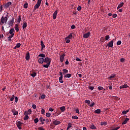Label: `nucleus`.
I'll list each match as a JSON object with an SVG mask.
<instances>
[{
  "instance_id": "24",
  "label": "nucleus",
  "mask_w": 130,
  "mask_h": 130,
  "mask_svg": "<svg viewBox=\"0 0 130 130\" xmlns=\"http://www.w3.org/2000/svg\"><path fill=\"white\" fill-rule=\"evenodd\" d=\"M21 21H22V17L21 16V15H19V17L17 19V22L18 23H20Z\"/></svg>"
},
{
  "instance_id": "15",
  "label": "nucleus",
  "mask_w": 130,
  "mask_h": 130,
  "mask_svg": "<svg viewBox=\"0 0 130 130\" xmlns=\"http://www.w3.org/2000/svg\"><path fill=\"white\" fill-rule=\"evenodd\" d=\"M129 121V118H126L123 122H122V125H124L125 124H126L127 121Z\"/></svg>"
},
{
  "instance_id": "58",
  "label": "nucleus",
  "mask_w": 130,
  "mask_h": 130,
  "mask_svg": "<svg viewBox=\"0 0 130 130\" xmlns=\"http://www.w3.org/2000/svg\"><path fill=\"white\" fill-rule=\"evenodd\" d=\"M71 29H75L76 28V26H75V25H72L71 26Z\"/></svg>"
},
{
  "instance_id": "3",
  "label": "nucleus",
  "mask_w": 130,
  "mask_h": 130,
  "mask_svg": "<svg viewBox=\"0 0 130 130\" xmlns=\"http://www.w3.org/2000/svg\"><path fill=\"white\" fill-rule=\"evenodd\" d=\"M41 2H42V0H38L37 4L34 6V10H36L40 7Z\"/></svg>"
},
{
  "instance_id": "41",
  "label": "nucleus",
  "mask_w": 130,
  "mask_h": 130,
  "mask_svg": "<svg viewBox=\"0 0 130 130\" xmlns=\"http://www.w3.org/2000/svg\"><path fill=\"white\" fill-rule=\"evenodd\" d=\"M66 43H70V42H71V40H70V39H68V38H66Z\"/></svg>"
},
{
  "instance_id": "43",
  "label": "nucleus",
  "mask_w": 130,
  "mask_h": 130,
  "mask_svg": "<svg viewBox=\"0 0 130 130\" xmlns=\"http://www.w3.org/2000/svg\"><path fill=\"white\" fill-rule=\"evenodd\" d=\"M40 121H45V119L43 118V117H40L39 119Z\"/></svg>"
},
{
  "instance_id": "7",
  "label": "nucleus",
  "mask_w": 130,
  "mask_h": 130,
  "mask_svg": "<svg viewBox=\"0 0 130 130\" xmlns=\"http://www.w3.org/2000/svg\"><path fill=\"white\" fill-rule=\"evenodd\" d=\"M14 19L15 18L14 17H13L12 19L9 22L8 25L9 26H13V25H14Z\"/></svg>"
},
{
  "instance_id": "36",
  "label": "nucleus",
  "mask_w": 130,
  "mask_h": 130,
  "mask_svg": "<svg viewBox=\"0 0 130 130\" xmlns=\"http://www.w3.org/2000/svg\"><path fill=\"white\" fill-rule=\"evenodd\" d=\"M51 116V114H50V113H46V116L47 117H50Z\"/></svg>"
},
{
  "instance_id": "39",
  "label": "nucleus",
  "mask_w": 130,
  "mask_h": 130,
  "mask_svg": "<svg viewBox=\"0 0 130 130\" xmlns=\"http://www.w3.org/2000/svg\"><path fill=\"white\" fill-rule=\"evenodd\" d=\"M72 119H79V117L77 116H73Z\"/></svg>"
},
{
  "instance_id": "29",
  "label": "nucleus",
  "mask_w": 130,
  "mask_h": 130,
  "mask_svg": "<svg viewBox=\"0 0 130 130\" xmlns=\"http://www.w3.org/2000/svg\"><path fill=\"white\" fill-rule=\"evenodd\" d=\"M64 78H71L72 77V74H68L64 75Z\"/></svg>"
},
{
  "instance_id": "18",
  "label": "nucleus",
  "mask_w": 130,
  "mask_h": 130,
  "mask_svg": "<svg viewBox=\"0 0 130 130\" xmlns=\"http://www.w3.org/2000/svg\"><path fill=\"white\" fill-rule=\"evenodd\" d=\"M37 75V74L36 73V72H35L34 71L31 72L30 75L33 77L35 78V77H36V75Z\"/></svg>"
},
{
  "instance_id": "2",
  "label": "nucleus",
  "mask_w": 130,
  "mask_h": 130,
  "mask_svg": "<svg viewBox=\"0 0 130 130\" xmlns=\"http://www.w3.org/2000/svg\"><path fill=\"white\" fill-rule=\"evenodd\" d=\"M8 22V15L7 16L4 17V16H2L0 21V25H4V24H6Z\"/></svg>"
},
{
  "instance_id": "6",
  "label": "nucleus",
  "mask_w": 130,
  "mask_h": 130,
  "mask_svg": "<svg viewBox=\"0 0 130 130\" xmlns=\"http://www.w3.org/2000/svg\"><path fill=\"white\" fill-rule=\"evenodd\" d=\"M113 40L110 41L107 44V46H108V47H112L113 46Z\"/></svg>"
},
{
  "instance_id": "42",
  "label": "nucleus",
  "mask_w": 130,
  "mask_h": 130,
  "mask_svg": "<svg viewBox=\"0 0 130 130\" xmlns=\"http://www.w3.org/2000/svg\"><path fill=\"white\" fill-rule=\"evenodd\" d=\"M38 56H40L41 57H45V54H40Z\"/></svg>"
},
{
  "instance_id": "50",
  "label": "nucleus",
  "mask_w": 130,
  "mask_h": 130,
  "mask_svg": "<svg viewBox=\"0 0 130 130\" xmlns=\"http://www.w3.org/2000/svg\"><path fill=\"white\" fill-rule=\"evenodd\" d=\"M18 100H19V99H18V97L16 96L15 98V102L17 103L18 102Z\"/></svg>"
},
{
  "instance_id": "60",
  "label": "nucleus",
  "mask_w": 130,
  "mask_h": 130,
  "mask_svg": "<svg viewBox=\"0 0 130 130\" xmlns=\"http://www.w3.org/2000/svg\"><path fill=\"white\" fill-rule=\"evenodd\" d=\"M110 37L109 36H106L105 39L106 40H108V39H109Z\"/></svg>"
},
{
  "instance_id": "17",
  "label": "nucleus",
  "mask_w": 130,
  "mask_h": 130,
  "mask_svg": "<svg viewBox=\"0 0 130 130\" xmlns=\"http://www.w3.org/2000/svg\"><path fill=\"white\" fill-rule=\"evenodd\" d=\"M14 28L16 32H19V25H18V24H16L15 25Z\"/></svg>"
},
{
  "instance_id": "37",
  "label": "nucleus",
  "mask_w": 130,
  "mask_h": 130,
  "mask_svg": "<svg viewBox=\"0 0 130 130\" xmlns=\"http://www.w3.org/2000/svg\"><path fill=\"white\" fill-rule=\"evenodd\" d=\"M23 8H24L25 9H27L28 8V4L27 3L24 4Z\"/></svg>"
},
{
  "instance_id": "10",
  "label": "nucleus",
  "mask_w": 130,
  "mask_h": 130,
  "mask_svg": "<svg viewBox=\"0 0 130 130\" xmlns=\"http://www.w3.org/2000/svg\"><path fill=\"white\" fill-rule=\"evenodd\" d=\"M9 34L15 35V29L11 28L10 29Z\"/></svg>"
},
{
  "instance_id": "28",
  "label": "nucleus",
  "mask_w": 130,
  "mask_h": 130,
  "mask_svg": "<svg viewBox=\"0 0 130 130\" xmlns=\"http://www.w3.org/2000/svg\"><path fill=\"white\" fill-rule=\"evenodd\" d=\"M72 37H73V33H71L66 38L68 39H72Z\"/></svg>"
},
{
  "instance_id": "62",
  "label": "nucleus",
  "mask_w": 130,
  "mask_h": 130,
  "mask_svg": "<svg viewBox=\"0 0 130 130\" xmlns=\"http://www.w3.org/2000/svg\"><path fill=\"white\" fill-rule=\"evenodd\" d=\"M13 37H14V35H11L10 36H9L8 38H13Z\"/></svg>"
},
{
  "instance_id": "49",
  "label": "nucleus",
  "mask_w": 130,
  "mask_h": 130,
  "mask_svg": "<svg viewBox=\"0 0 130 130\" xmlns=\"http://www.w3.org/2000/svg\"><path fill=\"white\" fill-rule=\"evenodd\" d=\"M121 44V41H118L117 42V45L119 46Z\"/></svg>"
},
{
  "instance_id": "38",
  "label": "nucleus",
  "mask_w": 130,
  "mask_h": 130,
  "mask_svg": "<svg viewBox=\"0 0 130 130\" xmlns=\"http://www.w3.org/2000/svg\"><path fill=\"white\" fill-rule=\"evenodd\" d=\"M20 47H21V44L20 43H17L16 45V47H17V48H19Z\"/></svg>"
},
{
  "instance_id": "23",
  "label": "nucleus",
  "mask_w": 130,
  "mask_h": 130,
  "mask_svg": "<svg viewBox=\"0 0 130 130\" xmlns=\"http://www.w3.org/2000/svg\"><path fill=\"white\" fill-rule=\"evenodd\" d=\"M124 5V2H122L120 4H119L117 7V9H119V8H121V7H122Z\"/></svg>"
},
{
  "instance_id": "55",
  "label": "nucleus",
  "mask_w": 130,
  "mask_h": 130,
  "mask_svg": "<svg viewBox=\"0 0 130 130\" xmlns=\"http://www.w3.org/2000/svg\"><path fill=\"white\" fill-rule=\"evenodd\" d=\"M124 61H125V59L123 58V57H122V58L120 59V61H121V62H124Z\"/></svg>"
},
{
  "instance_id": "63",
  "label": "nucleus",
  "mask_w": 130,
  "mask_h": 130,
  "mask_svg": "<svg viewBox=\"0 0 130 130\" xmlns=\"http://www.w3.org/2000/svg\"><path fill=\"white\" fill-rule=\"evenodd\" d=\"M89 89L90 90H94V87L93 86H90Z\"/></svg>"
},
{
  "instance_id": "1",
  "label": "nucleus",
  "mask_w": 130,
  "mask_h": 130,
  "mask_svg": "<svg viewBox=\"0 0 130 130\" xmlns=\"http://www.w3.org/2000/svg\"><path fill=\"white\" fill-rule=\"evenodd\" d=\"M44 62H45V63L47 64L43 65V67L46 68V69H48L49 66H50V62H51V59L48 57H46L44 59Z\"/></svg>"
},
{
  "instance_id": "44",
  "label": "nucleus",
  "mask_w": 130,
  "mask_h": 130,
  "mask_svg": "<svg viewBox=\"0 0 130 130\" xmlns=\"http://www.w3.org/2000/svg\"><path fill=\"white\" fill-rule=\"evenodd\" d=\"M85 103H86L87 104H90V103H91V101H90V100H85Z\"/></svg>"
},
{
  "instance_id": "9",
  "label": "nucleus",
  "mask_w": 130,
  "mask_h": 130,
  "mask_svg": "<svg viewBox=\"0 0 130 130\" xmlns=\"http://www.w3.org/2000/svg\"><path fill=\"white\" fill-rule=\"evenodd\" d=\"M41 50H43L44 48H45V45H44V43L43 42V41H41Z\"/></svg>"
},
{
  "instance_id": "45",
  "label": "nucleus",
  "mask_w": 130,
  "mask_h": 130,
  "mask_svg": "<svg viewBox=\"0 0 130 130\" xmlns=\"http://www.w3.org/2000/svg\"><path fill=\"white\" fill-rule=\"evenodd\" d=\"M41 112L42 114H44L45 113V110L42 109L41 111Z\"/></svg>"
},
{
  "instance_id": "33",
  "label": "nucleus",
  "mask_w": 130,
  "mask_h": 130,
  "mask_svg": "<svg viewBox=\"0 0 130 130\" xmlns=\"http://www.w3.org/2000/svg\"><path fill=\"white\" fill-rule=\"evenodd\" d=\"M34 121L35 123H37V122H38V121H39V119H38V118H36V119H35L34 120Z\"/></svg>"
},
{
  "instance_id": "56",
  "label": "nucleus",
  "mask_w": 130,
  "mask_h": 130,
  "mask_svg": "<svg viewBox=\"0 0 130 130\" xmlns=\"http://www.w3.org/2000/svg\"><path fill=\"white\" fill-rule=\"evenodd\" d=\"M32 107L34 109H36V108H37L36 105L35 104L32 105Z\"/></svg>"
},
{
  "instance_id": "25",
  "label": "nucleus",
  "mask_w": 130,
  "mask_h": 130,
  "mask_svg": "<svg viewBox=\"0 0 130 130\" xmlns=\"http://www.w3.org/2000/svg\"><path fill=\"white\" fill-rule=\"evenodd\" d=\"M63 76H60L59 78V83H63V81L62 80Z\"/></svg>"
},
{
  "instance_id": "51",
  "label": "nucleus",
  "mask_w": 130,
  "mask_h": 130,
  "mask_svg": "<svg viewBox=\"0 0 130 130\" xmlns=\"http://www.w3.org/2000/svg\"><path fill=\"white\" fill-rule=\"evenodd\" d=\"M81 10H82V7H81V6H78V7H77V10H78V11H81Z\"/></svg>"
},
{
  "instance_id": "27",
  "label": "nucleus",
  "mask_w": 130,
  "mask_h": 130,
  "mask_svg": "<svg viewBox=\"0 0 130 130\" xmlns=\"http://www.w3.org/2000/svg\"><path fill=\"white\" fill-rule=\"evenodd\" d=\"M128 112H129V110H123L122 112V114H123V115H126V114L128 113Z\"/></svg>"
},
{
  "instance_id": "61",
  "label": "nucleus",
  "mask_w": 130,
  "mask_h": 130,
  "mask_svg": "<svg viewBox=\"0 0 130 130\" xmlns=\"http://www.w3.org/2000/svg\"><path fill=\"white\" fill-rule=\"evenodd\" d=\"M0 12H3V5H0Z\"/></svg>"
},
{
  "instance_id": "40",
  "label": "nucleus",
  "mask_w": 130,
  "mask_h": 130,
  "mask_svg": "<svg viewBox=\"0 0 130 130\" xmlns=\"http://www.w3.org/2000/svg\"><path fill=\"white\" fill-rule=\"evenodd\" d=\"M128 86H127V84H124V85H122L123 88H127Z\"/></svg>"
},
{
  "instance_id": "12",
  "label": "nucleus",
  "mask_w": 130,
  "mask_h": 130,
  "mask_svg": "<svg viewBox=\"0 0 130 130\" xmlns=\"http://www.w3.org/2000/svg\"><path fill=\"white\" fill-rule=\"evenodd\" d=\"M64 56H66L64 54H62L60 56V61H61V62H63V59H64Z\"/></svg>"
},
{
  "instance_id": "31",
  "label": "nucleus",
  "mask_w": 130,
  "mask_h": 130,
  "mask_svg": "<svg viewBox=\"0 0 130 130\" xmlns=\"http://www.w3.org/2000/svg\"><path fill=\"white\" fill-rule=\"evenodd\" d=\"M26 27H27V22H25L22 25V28L25 29V28H26Z\"/></svg>"
},
{
  "instance_id": "4",
  "label": "nucleus",
  "mask_w": 130,
  "mask_h": 130,
  "mask_svg": "<svg viewBox=\"0 0 130 130\" xmlns=\"http://www.w3.org/2000/svg\"><path fill=\"white\" fill-rule=\"evenodd\" d=\"M21 124H23V123L21 121H18L16 122V125L18 129H22V127H21Z\"/></svg>"
},
{
  "instance_id": "59",
  "label": "nucleus",
  "mask_w": 130,
  "mask_h": 130,
  "mask_svg": "<svg viewBox=\"0 0 130 130\" xmlns=\"http://www.w3.org/2000/svg\"><path fill=\"white\" fill-rule=\"evenodd\" d=\"M38 129H39V130H45V129H44V128H43V127H38Z\"/></svg>"
},
{
  "instance_id": "35",
  "label": "nucleus",
  "mask_w": 130,
  "mask_h": 130,
  "mask_svg": "<svg viewBox=\"0 0 130 130\" xmlns=\"http://www.w3.org/2000/svg\"><path fill=\"white\" fill-rule=\"evenodd\" d=\"M68 127H67V130L68 129H69V128H71V127L72 126V123H68Z\"/></svg>"
},
{
  "instance_id": "20",
  "label": "nucleus",
  "mask_w": 130,
  "mask_h": 130,
  "mask_svg": "<svg viewBox=\"0 0 130 130\" xmlns=\"http://www.w3.org/2000/svg\"><path fill=\"white\" fill-rule=\"evenodd\" d=\"M32 110H31V109H28L27 111L24 112V114H30Z\"/></svg>"
},
{
  "instance_id": "32",
  "label": "nucleus",
  "mask_w": 130,
  "mask_h": 130,
  "mask_svg": "<svg viewBox=\"0 0 130 130\" xmlns=\"http://www.w3.org/2000/svg\"><path fill=\"white\" fill-rule=\"evenodd\" d=\"M90 128L91 129H96V126H95V125H94V124H91L90 125Z\"/></svg>"
},
{
  "instance_id": "19",
  "label": "nucleus",
  "mask_w": 130,
  "mask_h": 130,
  "mask_svg": "<svg viewBox=\"0 0 130 130\" xmlns=\"http://www.w3.org/2000/svg\"><path fill=\"white\" fill-rule=\"evenodd\" d=\"M94 113H96L97 114H100L101 113V110L98 109L94 111Z\"/></svg>"
},
{
  "instance_id": "52",
  "label": "nucleus",
  "mask_w": 130,
  "mask_h": 130,
  "mask_svg": "<svg viewBox=\"0 0 130 130\" xmlns=\"http://www.w3.org/2000/svg\"><path fill=\"white\" fill-rule=\"evenodd\" d=\"M94 105H95V103L94 102H92V103L89 106L92 108L94 106Z\"/></svg>"
},
{
  "instance_id": "57",
  "label": "nucleus",
  "mask_w": 130,
  "mask_h": 130,
  "mask_svg": "<svg viewBox=\"0 0 130 130\" xmlns=\"http://www.w3.org/2000/svg\"><path fill=\"white\" fill-rule=\"evenodd\" d=\"M76 61H82V60L81 59L79 58L78 57H77L76 59Z\"/></svg>"
},
{
  "instance_id": "48",
  "label": "nucleus",
  "mask_w": 130,
  "mask_h": 130,
  "mask_svg": "<svg viewBox=\"0 0 130 130\" xmlns=\"http://www.w3.org/2000/svg\"><path fill=\"white\" fill-rule=\"evenodd\" d=\"M14 99H15V95H13L12 97L10 98V101H14Z\"/></svg>"
},
{
  "instance_id": "30",
  "label": "nucleus",
  "mask_w": 130,
  "mask_h": 130,
  "mask_svg": "<svg viewBox=\"0 0 130 130\" xmlns=\"http://www.w3.org/2000/svg\"><path fill=\"white\" fill-rule=\"evenodd\" d=\"M60 110L62 112H63L66 110V107L62 106L60 108Z\"/></svg>"
},
{
  "instance_id": "47",
  "label": "nucleus",
  "mask_w": 130,
  "mask_h": 130,
  "mask_svg": "<svg viewBox=\"0 0 130 130\" xmlns=\"http://www.w3.org/2000/svg\"><path fill=\"white\" fill-rule=\"evenodd\" d=\"M98 89L100 91V90H103V89H104V88L103 87H102V86H99V87H98Z\"/></svg>"
},
{
  "instance_id": "22",
  "label": "nucleus",
  "mask_w": 130,
  "mask_h": 130,
  "mask_svg": "<svg viewBox=\"0 0 130 130\" xmlns=\"http://www.w3.org/2000/svg\"><path fill=\"white\" fill-rule=\"evenodd\" d=\"M62 71H63V75H64V76L66 75V74H68V73H69V70H68L66 69H63Z\"/></svg>"
},
{
  "instance_id": "34",
  "label": "nucleus",
  "mask_w": 130,
  "mask_h": 130,
  "mask_svg": "<svg viewBox=\"0 0 130 130\" xmlns=\"http://www.w3.org/2000/svg\"><path fill=\"white\" fill-rule=\"evenodd\" d=\"M101 125H106L107 124V122H106V121L101 122Z\"/></svg>"
},
{
  "instance_id": "5",
  "label": "nucleus",
  "mask_w": 130,
  "mask_h": 130,
  "mask_svg": "<svg viewBox=\"0 0 130 130\" xmlns=\"http://www.w3.org/2000/svg\"><path fill=\"white\" fill-rule=\"evenodd\" d=\"M11 5H12V2H9L7 4H4V8L5 9H8V8H10V6H11Z\"/></svg>"
},
{
  "instance_id": "14",
  "label": "nucleus",
  "mask_w": 130,
  "mask_h": 130,
  "mask_svg": "<svg viewBox=\"0 0 130 130\" xmlns=\"http://www.w3.org/2000/svg\"><path fill=\"white\" fill-rule=\"evenodd\" d=\"M56 16H57V11H55L53 15V20H55L56 19Z\"/></svg>"
},
{
  "instance_id": "11",
  "label": "nucleus",
  "mask_w": 130,
  "mask_h": 130,
  "mask_svg": "<svg viewBox=\"0 0 130 130\" xmlns=\"http://www.w3.org/2000/svg\"><path fill=\"white\" fill-rule=\"evenodd\" d=\"M25 59L29 60L30 59V53L28 52L25 55Z\"/></svg>"
},
{
  "instance_id": "8",
  "label": "nucleus",
  "mask_w": 130,
  "mask_h": 130,
  "mask_svg": "<svg viewBox=\"0 0 130 130\" xmlns=\"http://www.w3.org/2000/svg\"><path fill=\"white\" fill-rule=\"evenodd\" d=\"M53 124L55 125H58V124H60V121L58 120H54L53 121Z\"/></svg>"
},
{
  "instance_id": "16",
  "label": "nucleus",
  "mask_w": 130,
  "mask_h": 130,
  "mask_svg": "<svg viewBox=\"0 0 130 130\" xmlns=\"http://www.w3.org/2000/svg\"><path fill=\"white\" fill-rule=\"evenodd\" d=\"M38 62H39V63H43V62H44V58H40L38 60Z\"/></svg>"
},
{
  "instance_id": "26",
  "label": "nucleus",
  "mask_w": 130,
  "mask_h": 130,
  "mask_svg": "<svg viewBox=\"0 0 130 130\" xmlns=\"http://www.w3.org/2000/svg\"><path fill=\"white\" fill-rule=\"evenodd\" d=\"M25 116L24 117V120H27V119H29V116H28V114H24Z\"/></svg>"
},
{
  "instance_id": "13",
  "label": "nucleus",
  "mask_w": 130,
  "mask_h": 130,
  "mask_svg": "<svg viewBox=\"0 0 130 130\" xmlns=\"http://www.w3.org/2000/svg\"><path fill=\"white\" fill-rule=\"evenodd\" d=\"M89 36H90V32H88L83 35L84 38H86V39L89 38Z\"/></svg>"
},
{
  "instance_id": "21",
  "label": "nucleus",
  "mask_w": 130,
  "mask_h": 130,
  "mask_svg": "<svg viewBox=\"0 0 130 130\" xmlns=\"http://www.w3.org/2000/svg\"><path fill=\"white\" fill-rule=\"evenodd\" d=\"M12 113L13 114V115H18V114L19 113V112H18V111H16L15 110H12Z\"/></svg>"
},
{
  "instance_id": "54",
  "label": "nucleus",
  "mask_w": 130,
  "mask_h": 130,
  "mask_svg": "<svg viewBox=\"0 0 130 130\" xmlns=\"http://www.w3.org/2000/svg\"><path fill=\"white\" fill-rule=\"evenodd\" d=\"M45 121L46 122V123H47V124H48V122H49V119L47 118L46 119Z\"/></svg>"
},
{
  "instance_id": "53",
  "label": "nucleus",
  "mask_w": 130,
  "mask_h": 130,
  "mask_svg": "<svg viewBox=\"0 0 130 130\" xmlns=\"http://www.w3.org/2000/svg\"><path fill=\"white\" fill-rule=\"evenodd\" d=\"M75 111H76V113L80 114V110H79V109H77L76 110H75Z\"/></svg>"
},
{
  "instance_id": "46",
  "label": "nucleus",
  "mask_w": 130,
  "mask_h": 130,
  "mask_svg": "<svg viewBox=\"0 0 130 130\" xmlns=\"http://www.w3.org/2000/svg\"><path fill=\"white\" fill-rule=\"evenodd\" d=\"M45 97H46V95H45V94H43L41 95V99H45Z\"/></svg>"
},
{
  "instance_id": "64",
  "label": "nucleus",
  "mask_w": 130,
  "mask_h": 130,
  "mask_svg": "<svg viewBox=\"0 0 130 130\" xmlns=\"http://www.w3.org/2000/svg\"><path fill=\"white\" fill-rule=\"evenodd\" d=\"M49 111H51V112H52V111H53V109H52V108H50L49 109Z\"/></svg>"
}]
</instances>
